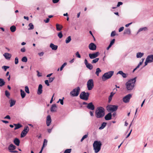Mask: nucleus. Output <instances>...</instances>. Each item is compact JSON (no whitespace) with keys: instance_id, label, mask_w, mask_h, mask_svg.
Instances as JSON below:
<instances>
[{"instance_id":"19","label":"nucleus","mask_w":153,"mask_h":153,"mask_svg":"<svg viewBox=\"0 0 153 153\" xmlns=\"http://www.w3.org/2000/svg\"><path fill=\"white\" fill-rule=\"evenodd\" d=\"M3 55L5 59H10L12 56L11 54L7 53H5Z\"/></svg>"},{"instance_id":"4","label":"nucleus","mask_w":153,"mask_h":153,"mask_svg":"<svg viewBox=\"0 0 153 153\" xmlns=\"http://www.w3.org/2000/svg\"><path fill=\"white\" fill-rule=\"evenodd\" d=\"M114 73V71H111L104 73L102 77V81H105L106 80L111 78L113 75Z\"/></svg>"},{"instance_id":"10","label":"nucleus","mask_w":153,"mask_h":153,"mask_svg":"<svg viewBox=\"0 0 153 153\" xmlns=\"http://www.w3.org/2000/svg\"><path fill=\"white\" fill-rule=\"evenodd\" d=\"M131 95L130 94H128L123 97V101L127 103L129 102L131 98Z\"/></svg>"},{"instance_id":"7","label":"nucleus","mask_w":153,"mask_h":153,"mask_svg":"<svg viewBox=\"0 0 153 153\" xmlns=\"http://www.w3.org/2000/svg\"><path fill=\"white\" fill-rule=\"evenodd\" d=\"M87 85L88 90H92L94 86L93 80L92 79H89L87 82Z\"/></svg>"},{"instance_id":"20","label":"nucleus","mask_w":153,"mask_h":153,"mask_svg":"<svg viewBox=\"0 0 153 153\" xmlns=\"http://www.w3.org/2000/svg\"><path fill=\"white\" fill-rule=\"evenodd\" d=\"M50 47L53 50H56L58 48V46L55 45L52 43L50 44Z\"/></svg>"},{"instance_id":"57","label":"nucleus","mask_w":153,"mask_h":153,"mask_svg":"<svg viewBox=\"0 0 153 153\" xmlns=\"http://www.w3.org/2000/svg\"><path fill=\"white\" fill-rule=\"evenodd\" d=\"M149 63L150 62H149V61L148 60H147V59L146 58V61L145 62V65L144 66L146 65H147L148 63Z\"/></svg>"},{"instance_id":"26","label":"nucleus","mask_w":153,"mask_h":153,"mask_svg":"<svg viewBox=\"0 0 153 153\" xmlns=\"http://www.w3.org/2000/svg\"><path fill=\"white\" fill-rule=\"evenodd\" d=\"M20 142L19 140L17 138H15L14 140V143L17 146H19Z\"/></svg>"},{"instance_id":"29","label":"nucleus","mask_w":153,"mask_h":153,"mask_svg":"<svg viewBox=\"0 0 153 153\" xmlns=\"http://www.w3.org/2000/svg\"><path fill=\"white\" fill-rule=\"evenodd\" d=\"M144 53L140 52H138L137 53L136 57L137 58H140L143 56Z\"/></svg>"},{"instance_id":"48","label":"nucleus","mask_w":153,"mask_h":153,"mask_svg":"<svg viewBox=\"0 0 153 153\" xmlns=\"http://www.w3.org/2000/svg\"><path fill=\"white\" fill-rule=\"evenodd\" d=\"M76 56L79 58H81V56L80 54H79V52L78 51H77L76 53H75Z\"/></svg>"},{"instance_id":"46","label":"nucleus","mask_w":153,"mask_h":153,"mask_svg":"<svg viewBox=\"0 0 153 153\" xmlns=\"http://www.w3.org/2000/svg\"><path fill=\"white\" fill-rule=\"evenodd\" d=\"M58 36L59 37V38L60 39L63 36V35L62 34V31L60 32L58 34Z\"/></svg>"},{"instance_id":"8","label":"nucleus","mask_w":153,"mask_h":153,"mask_svg":"<svg viewBox=\"0 0 153 153\" xmlns=\"http://www.w3.org/2000/svg\"><path fill=\"white\" fill-rule=\"evenodd\" d=\"M118 106L117 105H109L107 106V109L109 111H116Z\"/></svg>"},{"instance_id":"38","label":"nucleus","mask_w":153,"mask_h":153,"mask_svg":"<svg viewBox=\"0 0 153 153\" xmlns=\"http://www.w3.org/2000/svg\"><path fill=\"white\" fill-rule=\"evenodd\" d=\"M71 40V36H68L65 40V42L66 43H69Z\"/></svg>"},{"instance_id":"28","label":"nucleus","mask_w":153,"mask_h":153,"mask_svg":"<svg viewBox=\"0 0 153 153\" xmlns=\"http://www.w3.org/2000/svg\"><path fill=\"white\" fill-rule=\"evenodd\" d=\"M115 93H114L113 92H111L110 93V95L108 97V102H110L111 101L112 97L113 95L115 94Z\"/></svg>"},{"instance_id":"54","label":"nucleus","mask_w":153,"mask_h":153,"mask_svg":"<svg viewBox=\"0 0 153 153\" xmlns=\"http://www.w3.org/2000/svg\"><path fill=\"white\" fill-rule=\"evenodd\" d=\"M54 77H51L49 78V82H51L54 80Z\"/></svg>"},{"instance_id":"52","label":"nucleus","mask_w":153,"mask_h":153,"mask_svg":"<svg viewBox=\"0 0 153 153\" xmlns=\"http://www.w3.org/2000/svg\"><path fill=\"white\" fill-rule=\"evenodd\" d=\"M115 31H112L111 33V36L113 37V36H115Z\"/></svg>"},{"instance_id":"61","label":"nucleus","mask_w":153,"mask_h":153,"mask_svg":"<svg viewBox=\"0 0 153 153\" xmlns=\"http://www.w3.org/2000/svg\"><path fill=\"white\" fill-rule=\"evenodd\" d=\"M49 20H50V19H49V18H47L46 20H44V22L46 23H47L49 22Z\"/></svg>"},{"instance_id":"1","label":"nucleus","mask_w":153,"mask_h":153,"mask_svg":"<svg viewBox=\"0 0 153 153\" xmlns=\"http://www.w3.org/2000/svg\"><path fill=\"white\" fill-rule=\"evenodd\" d=\"M136 77L128 80L126 83V85L128 90H131L134 88L135 82Z\"/></svg>"},{"instance_id":"5","label":"nucleus","mask_w":153,"mask_h":153,"mask_svg":"<svg viewBox=\"0 0 153 153\" xmlns=\"http://www.w3.org/2000/svg\"><path fill=\"white\" fill-rule=\"evenodd\" d=\"M80 88L79 87L74 89L70 93V95L72 97L77 96L79 93Z\"/></svg>"},{"instance_id":"33","label":"nucleus","mask_w":153,"mask_h":153,"mask_svg":"<svg viewBox=\"0 0 153 153\" xmlns=\"http://www.w3.org/2000/svg\"><path fill=\"white\" fill-rule=\"evenodd\" d=\"M20 91L21 92V95L22 98H24L26 95L25 92L22 89H21Z\"/></svg>"},{"instance_id":"36","label":"nucleus","mask_w":153,"mask_h":153,"mask_svg":"<svg viewBox=\"0 0 153 153\" xmlns=\"http://www.w3.org/2000/svg\"><path fill=\"white\" fill-rule=\"evenodd\" d=\"M86 67L90 70H92L93 68V66L90 63L88 64L86 66Z\"/></svg>"},{"instance_id":"51","label":"nucleus","mask_w":153,"mask_h":153,"mask_svg":"<svg viewBox=\"0 0 153 153\" xmlns=\"http://www.w3.org/2000/svg\"><path fill=\"white\" fill-rule=\"evenodd\" d=\"M115 41V39H113L111 40V42L109 45H110L111 46H112L114 43Z\"/></svg>"},{"instance_id":"50","label":"nucleus","mask_w":153,"mask_h":153,"mask_svg":"<svg viewBox=\"0 0 153 153\" xmlns=\"http://www.w3.org/2000/svg\"><path fill=\"white\" fill-rule=\"evenodd\" d=\"M19 62V59L17 57H16L15 60V64H17Z\"/></svg>"},{"instance_id":"49","label":"nucleus","mask_w":153,"mask_h":153,"mask_svg":"<svg viewBox=\"0 0 153 153\" xmlns=\"http://www.w3.org/2000/svg\"><path fill=\"white\" fill-rule=\"evenodd\" d=\"M9 68V66H3L2 67V68L4 69V71H5L7 70V69L8 68Z\"/></svg>"},{"instance_id":"43","label":"nucleus","mask_w":153,"mask_h":153,"mask_svg":"<svg viewBox=\"0 0 153 153\" xmlns=\"http://www.w3.org/2000/svg\"><path fill=\"white\" fill-rule=\"evenodd\" d=\"M5 94L6 96L8 98H9L10 94V93L7 91L6 90L5 91Z\"/></svg>"},{"instance_id":"3","label":"nucleus","mask_w":153,"mask_h":153,"mask_svg":"<svg viewBox=\"0 0 153 153\" xmlns=\"http://www.w3.org/2000/svg\"><path fill=\"white\" fill-rule=\"evenodd\" d=\"M102 143L100 141H95L93 144L94 150L95 153H98L101 149Z\"/></svg>"},{"instance_id":"40","label":"nucleus","mask_w":153,"mask_h":153,"mask_svg":"<svg viewBox=\"0 0 153 153\" xmlns=\"http://www.w3.org/2000/svg\"><path fill=\"white\" fill-rule=\"evenodd\" d=\"M47 142H48V141L47 140H46L45 139L44 140V143H43V146H42V148H43H43L45 146H46V145H47Z\"/></svg>"},{"instance_id":"60","label":"nucleus","mask_w":153,"mask_h":153,"mask_svg":"<svg viewBox=\"0 0 153 153\" xmlns=\"http://www.w3.org/2000/svg\"><path fill=\"white\" fill-rule=\"evenodd\" d=\"M84 63L86 66V65H87L89 63H88V61L86 59H85L84 60Z\"/></svg>"},{"instance_id":"11","label":"nucleus","mask_w":153,"mask_h":153,"mask_svg":"<svg viewBox=\"0 0 153 153\" xmlns=\"http://www.w3.org/2000/svg\"><path fill=\"white\" fill-rule=\"evenodd\" d=\"M100 54V53L98 52H97L94 53H89L88 55L89 56L91 59H94L96 58Z\"/></svg>"},{"instance_id":"24","label":"nucleus","mask_w":153,"mask_h":153,"mask_svg":"<svg viewBox=\"0 0 153 153\" xmlns=\"http://www.w3.org/2000/svg\"><path fill=\"white\" fill-rule=\"evenodd\" d=\"M146 59L149 61L150 63L153 62V55L148 56Z\"/></svg>"},{"instance_id":"14","label":"nucleus","mask_w":153,"mask_h":153,"mask_svg":"<svg viewBox=\"0 0 153 153\" xmlns=\"http://www.w3.org/2000/svg\"><path fill=\"white\" fill-rule=\"evenodd\" d=\"M86 107L88 109L92 110H94L95 109V106L92 102L88 103Z\"/></svg>"},{"instance_id":"58","label":"nucleus","mask_w":153,"mask_h":153,"mask_svg":"<svg viewBox=\"0 0 153 153\" xmlns=\"http://www.w3.org/2000/svg\"><path fill=\"white\" fill-rule=\"evenodd\" d=\"M124 27H122L120 28L119 29V32H121L124 30Z\"/></svg>"},{"instance_id":"9","label":"nucleus","mask_w":153,"mask_h":153,"mask_svg":"<svg viewBox=\"0 0 153 153\" xmlns=\"http://www.w3.org/2000/svg\"><path fill=\"white\" fill-rule=\"evenodd\" d=\"M29 131V128L28 126H26L25 127L24 129L22 132L21 134V137H23L25 136L27 134Z\"/></svg>"},{"instance_id":"37","label":"nucleus","mask_w":153,"mask_h":153,"mask_svg":"<svg viewBox=\"0 0 153 153\" xmlns=\"http://www.w3.org/2000/svg\"><path fill=\"white\" fill-rule=\"evenodd\" d=\"M10 29L12 32H14L16 30V27L14 25H13L10 27Z\"/></svg>"},{"instance_id":"39","label":"nucleus","mask_w":153,"mask_h":153,"mask_svg":"<svg viewBox=\"0 0 153 153\" xmlns=\"http://www.w3.org/2000/svg\"><path fill=\"white\" fill-rule=\"evenodd\" d=\"M99 60V58H95V59H93L92 60L91 63L92 64L96 63Z\"/></svg>"},{"instance_id":"25","label":"nucleus","mask_w":153,"mask_h":153,"mask_svg":"<svg viewBox=\"0 0 153 153\" xmlns=\"http://www.w3.org/2000/svg\"><path fill=\"white\" fill-rule=\"evenodd\" d=\"M131 33V31L130 29L129 28H127L125 29L123 34H128L130 35V34Z\"/></svg>"},{"instance_id":"45","label":"nucleus","mask_w":153,"mask_h":153,"mask_svg":"<svg viewBox=\"0 0 153 153\" xmlns=\"http://www.w3.org/2000/svg\"><path fill=\"white\" fill-rule=\"evenodd\" d=\"M25 92L28 94L30 92L29 91V89L28 87L27 86H26L25 87Z\"/></svg>"},{"instance_id":"16","label":"nucleus","mask_w":153,"mask_h":153,"mask_svg":"<svg viewBox=\"0 0 153 153\" xmlns=\"http://www.w3.org/2000/svg\"><path fill=\"white\" fill-rule=\"evenodd\" d=\"M42 86L41 84H39V85L37 91V94L39 95L41 94L42 91Z\"/></svg>"},{"instance_id":"30","label":"nucleus","mask_w":153,"mask_h":153,"mask_svg":"<svg viewBox=\"0 0 153 153\" xmlns=\"http://www.w3.org/2000/svg\"><path fill=\"white\" fill-rule=\"evenodd\" d=\"M14 125L15 126V127L14 129L15 130L20 128L22 126L19 123H18L17 124H14Z\"/></svg>"},{"instance_id":"15","label":"nucleus","mask_w":153,"mask_h":153,"mask_svg":"<svg viewBox=\"0 0 153 153\" xmlns=\"http://www.w3.org/2000/svg\"><path fill=\"white\" fill-rule=\"evenodd\" d=\"M51 116L48 115L47 116L46 119V124L47 126H49L51 124Z\"/></svg>"},{"instance_id":"64","label":"nucleus","mask_w":153,"mask_h":153,"mask_svg":"<svg viewBox=\"0 0 153 153\" xmlns=\"http://www.w3.org/2000/svg\"><path fill=\"white\" fill-rule=\"evenodd\" d=\"M44 53L43 52H42L40 53H38V54L40 56H43Z\"/></svg>"},{"instance_id":"2","label":"nucleus","mask_w":153,"mask_h":153,"mask_svg":"<svg viewBox=\"0 0 153 153\" xmlns=\"http://www.w3.org/2000/svg\"><path fill=\"white\" fill-rule=\"evenodd\" d=\"M105 114V109L102 107H98L95 111V116L97 118H101Z\"/></svg>"},{"instance_id":"55","label":"nucleus","mask_w":153,"mask_h":153,"mask_svg":"<svg viewBox=\"0 0 153 153\" xmlns=\"http://www.w3.org/2000/svg\"><path fill=\"white\" fill-rule=\"evenodd\" d=\"M45 84L46 85L48 86H49L50 85V84L49 83V81L48 80H45Z\"/></svg>"},{"instance_id":"22","label":"nucleus","mask_w":153,"mask_h":153,"mask_svg":"<svg viewBox=\"0 0 153 153\" xmlns=\"http://www.w3.org/2000/svg\"><path fill=\"white\" fill-rule=\"evenodd\" d=\"M118 74L121 75L124 78H126L127 77L126 74L124 73L123 71H120L117 72V74Z\"/></svg>"},{"instance_id":"42","label":"nucleus","mask_w":153,"mask_h":153,"mask_svg":"<svg viewBox=\"0 0 153 153\" xmlns=\"http://www.w3.org/2000/svg\"><path fill=\"white\" fill-rule=\"evenodd\" d=\"M67 64L66 62H65L61 66L60 69V71H62L63 70V68L67 65Z\"/></svg>"},{"instance_id":"23","label":"nucleus","mask_w":153,"mask_h":153,"mask_svg":"<svg viewBox=\"0 0 153 153\" xmlns=\"http://www.w3.org/2000/svg\"><path fill=\"white\" fill-rule=\"evenodd\" d=\"M16 101L13 99H10L9 100V103H10V107H12L13 105H14L16 103Z\"/></svg>"},{"instance_id":"41","label":"nucleus","mask_w":153,"mask_h":153,"mask_svg":"<svg viewBox=\"0 0 153 153\" xmlns=\"http://www.w3.org/2000/svg\"><path fill=\"white\" fill-rule=\"evenodd\" d=\"M22 62H26L27 61V58L26 56H24L22 59Z\"/></svg>"},{"instance_id":"62","label":"nucleus","mask_w":153,"mask_h":153,"mask_svg":"<svg viewBox=\"0 0 153 153\" xmlns=\"http://www.w3.org/2000/svg\"><path fill=\"white\" fill-rule=\"evenodd\" d=\"M59 1V0H52V1L53 3L55 4L58 2Z\"/></svg>"},{"instance_id":"17","label":"nucleus","mask_w":153,"mask_h":153,"mask_svg":"<svg viewBox=\"0 0 153 153\" xmlns=\"http://www.w3.org/2000/svg\"><path fill=\"white\" fill-rule=\"evenodd\" d=\"M57 110V107L56 104L52 105L51 108V112H56Z\"/></svg>"},{"instance_id":"47","label":"nucleus","mask_w":153,"mask_h":153,"mask_svg":"<svg viewBox=\"0 0 153 153\" xmlns=\"http://www.w3.org/2000/svg\"><path fill=\"white\" fill-rule=\"evenodd\" d=\"M64 99V98L63 97L62 99H59V101L57 102V103H58L60 101L61 104L62 105H63L64 103L63 100V99Z\"/></svg>"},{"instance_id":"34","label":"nucleus","mask_w":153,"mask_h":153,"mask_svg":"<svg viewBox=\"0 0 153 153\" xmlns=\"http://www.w3.org/2000/svg\"><path fill=\"white\" fill-rule=\"evenodd\" d=\"M28 30H33L34 29V25L32 23H30L28 25Z\"/></svg>"},{"instance_id":"6","label":"nucleus","mask_w":153,"mask_h":153,"mask_svg":"<svg viewBox=\"0 0 153 153\" xmlns=\"http://www.w3.org/2000/svg\"><path fill=\"white\" fill-rule=\"evenodd\" d=\"M89 94L88 93H85L83 91L81 93L80 95V98L81 99L84 100H87L88 99Z\"/></svg>"},{"instance_id":"56","label":"nucleus","mask_w":153,"mask_h":153,"mask_svg":"<svg viewBox=\"0 0 153 153\" xmlns=\"http://www.w3.org/2000/svg\"><path fill=\"white\" fill-rule=\"evenodd\" d=\"M36 72L37 73V75L38 77H40L42 76V75L41 74V73H40L38 71H37Z\"/></svg>"},{"instance_id":"18","label":"nucleus","mask_w":153,"mask_h":153,"mask_svg":"<svg viewBox=\"0 0 153 153\" xmlns=\"http://www.w3.org/2000/svg\"><path fill=\"white\" fill-rule=\"evenodd\" d=\"M112 114L111 113H108L105 117V119L106 120H109L111 119Z\"/></svg>"},{"instance_id":"12","label":"nucleus","mask_w":153,"mask_h":153,"mask_svg":"<svg viewBox=\"0 0 153 153\" xmlns=\"http://www.w3.org/2000/svg\"><path fill=\"white\" fill-rule=\"evenodd\" d=\"M88 48L90 50L92 51H95L97 49L96 45L93 43H91L89 44Z\"/></svg>"},{"instance_id":"27","label":"nucleus","mask_w":153,"mask_h":153,"mask_svg":"<svg viewBox=\"0 0 153 153\" xmlns=\"http://www.w3.org/2000/svg\"><path fill=\"white\" fill-rule=\"evenodd\" d=\"M107 123L105 122L103 123L101 125V126L99 128V130H102L104 128L106 125Z\"/></svg>"},{"instance_id":"53","label":"nucleus","mask_w":153,"mask_h":153,"mask_svg":"<svg viewBox=\"0 0 153 153\" xmlns=\"http://www.w3.org/2000/svg\"><path fill=\"white\" fill-rule=\"evenodd\" d=\"M123 4V2H119L117 3L116 7H119L120 5H122Z\"/></svg>"},{"instance_id":"59","label":"nucleus","mask_w":153,"mask_h":153,"mask_svg":"<svg viewBox=\"0 0 153 153\" xmlns=\"http://www.w3.org/2000/svg\"><path fill=\"white\" fill-rule=\"evenodd\" d=\"M4 119H8L10 120V117L9 115H7L4 117Z\"/></svg>"},{"instance_id":"13","label":"nucleus","mask_w":153,"mask_h":153,"mask_svg":"<svg viewBox=\"0 0 153 153\" xmlns=\"http://www.w3.org/2000/svg\"><path fill=\"white\" fill-rule=\"evenodd\" d=\"M16 148V146L12 144H11L9 146L8 149L9 151L11 152H14V150Z\"/></svg>"},{"instance_id":"44","label":"nucleus","mask_w":153,"mask_h":153,"mask_svg":"<svg viewBox=\"0 0 153 153\" xmlns=\"http://www.w3.org/2000/svg\"><path fill=\"white\" fill-rule=\"evenodd\" d=\"M71 151V149H67L65 150L64 153H70Z\"/></svg>"},{"instance_id":"35","label":"nucleus","mask_w":153,"mask_h":153,"mask_svg":"<svg viewBox=\"0 0 153 153\" xmlns=\"http://www.w3.org/2000/svg\"><path fill=\"white\" fill-rule=\"evenodd\" d=\"M101 72V70L99 68H97L96 69V71L95 74L96 75L98 76H99V73Z\"/></svg>"},{"instance_id":"21","label":"nucleus","mask_w":153,"mask_h":153,"mask_svg":"<svg viewBox=\"0 0 153 153\" xmlns=\"http://www.w3.org/2000/svg\"><path fill=\"white\" fill-rule=\"evenodd\" d=\"M148 30V28L146 27H144L140 28L137 32V34L142 31H146Z\"/></svg>"},{"instance_id":"31","label":"nucleus","mask_w":153,"mask_h":153,"mask_svg":"<svg viewBox=\"0 0 153 153\" xmlns=\"http://www.w3.org/2000/svg\"><path fill=\"white\" fill-rule=\"evenodd\" d=\"M56 30L57 31L61 30L63 27L62 25H61L59 24H56Z\"/></svg>"},{"instance_id":"63","label":"nucleus","mask_w":153,"mask_h":153,"mask_svg":"<svg viewBox=\"0 0 153 153\" xmlns=\"http://www.w3.org/2000/svg\"><path fill=\"white\" fill-rule=\"evenodd\" d=\"M21 51L22 52H25V48H22L21 49Z\"/></svg>"},{"instance_id":"32","label":"nucleus","mask_w":153,"mask_h":153,"mask_svg":"<svg viewBox=\"0 0 153 153\" xmlns=\"http://www.w3.org/2000/svg\"><path fill=\"white\" fill-rule=\"evenodd\" d=\"M5 82L3 79L0 78V87H2L4 85Z\"/></svg>"}]
</instances>
